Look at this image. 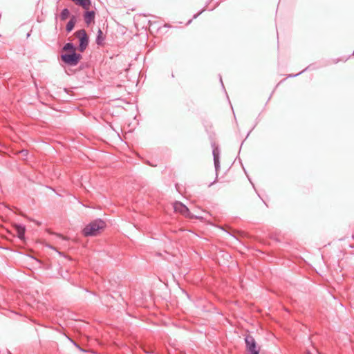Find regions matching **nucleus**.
<instances>
[{
	"label": "nucleus",
	"mask_w": 354,
	"mask_h": 354,
	"mask_svg": "<svg viewBox=\"0 0 354 354\" xmlns=\"http://www.w3.org/2000/svg\"><path fill=\"white\" fill-rule=\"evenodd\" d=\"M63 50H70L71 51V53L73 52H75V48L74 46V45L72 44V43H66L64 47H63Z\"/></svg>",
	"instance_id": "10"
},
{
	"label": "nucleus",
	"mask_w": 354,
	"mask_h": 354,
	"mask_svg": "<svg viewBox=\"0 0 354 354\" xmlns=\"http://www.w3.org/2000/svg\"><path fill=\"white\" fill-rule=\"evenodd\" d=\"M70 15V12L67 8H64L60 13L59 17L62 21H65Z\"/></svg>",
	"instance_id": "9"
},
{
	"label": "nucleus",
	"mask_w": 354,
	"mask_h": 354,
	"mask_svg": "<svg viewBox=\"0 0 354 354\" xmlns=\"http://www.w3.org/2000/svg\"><path fill=\"white\" fill-rule=\"evenodd\" d=\"M174 209L175 212H179L187 218H192L194 217L189 212V209L180 202H175L174 203Z\"/></svg>",
	"instance_id": "5"
},
{
	"label": "nucleus",
	"mask_w": 354,
	"mask_h": 354,
	"mask_svg": "<svg viewBox=\"0 0 354 354\" xmlns=\"http://www.w3.org/2000/svg\"><path fill=\"white\" fill-rule=\"evenodd\" d=\"M95 13L94 11H86L84 15V19L87 26H89L95 19Z\"/></svg>",
	"instance_id": "6"
},
{
	"label": "nucleus",
	"mask_w": 354,
	"mask_h": 354,
	"mask_svg": "<svg viewBox=\"0 0 354 354\" xmlns=\"http://www.w3.org/2000/svg\"><path fill=\"white\" fill-rule=\"evenodd\" d=\"M17 233H18V237L21 239H24V234H25V228L21 226H18L17 227Z\"/></svg>",
	"instance_id": "12"
},
{
	"label": "nucleus",
	"mask_w": 354,
	"mask_h": 354,
	"mask_svg": "<svg viewBox=\"0 0 354 354\" xmlns=\"http://www.w3.org/2000/svg\"><path fill=\"white\" fill-rule=\"evenodd\" d=\"M75 36L80 39L79 50L83 52L88 44V37L85 30L82 29L75 32Z\"/></svg>",
	"instance_id": "4"
},
{
	"label": "nucleus",
	"mask_w": 354,
	"mask_h": 354,
	"mask_svg": "<svg viewBox=\"0 0 354 354\" xmlns=\"http://www.w3.org/2000/svg\"><path fill=\"white\" fill-rule=\"evenodd\" d=\"M75 24V18L74 16L72 17V18L70 19V21L67 23L66 29L67 32H71Z\"/></svg>",
	"instance_id": "8"
},
{
	"label": "nucleus",
	"mask_w": 354,
	"mask_h": 354,
	"mask_svg": "<svg viewBox=\"0 0 354 354\" xmlns=\"http://www.w3.org/2000/svg\"><path fill=\"white\" fill-rule=\"evenodd\" d=\"M245 343L248 354H259L260 347L252 335H248L245 336Z\"/></svg>",
	"instance_id": "2"
},
{
	"label": "nucleus",
	"mask_w": 354,
	"mask_h": 354,
	"mask_svg": "<svg viewBox=\"0 0 354 354\" xmlns=\"http://www.w3.org/2000/svg\"><path fill=\"white\" fill-rule=\"evenodd\" d=\"M213 156H214V162L215 169H216V171H217L220 168L219 151L217 148L214 149Z\"/></svg>",
	"instance_id": "7"
},
{
	"label": "nucleus",
	"mask_w": 354,
	"mask_h": 354,
	"mask_svg": "<svg viewBox=\"0 0 354 354\" xmlns=\"http://www.w3.org/2000/svg\"><path fill=\"white\" fill-rule=\"evenodd\" d=\"M82 58L80 54L73 52L71 54L62 55V59L70 66H76Z\"/></svg>",
	"instance_id": "3"
},
{
	"label": "nucleus",
	"mask_w": 354,
	"mask_h": 354,
	"mask_svg": "<svg viewBox=\"0 0 354 354\" xmlns=\"http://www.w3.org/2000/svg\"><path fill=\"white\" fill-rule=\"evenodd\" d=\"M105 227V223L101 219H97L86 225L82 232L85 236H97Z\"/></svg>",
	"instance_id": "1"
},
{
	"label": "nucleus",
	"mask_w": 354,
	"mask_h": 354,
	"mask_svg": "<svg viewBox=\"0 0 354 354\" xmlns=\"http://www.w3.org/2000/svg\"><path fill=\"white\" fill-rule=\"evenodd\" d=\"M103 40H104V38L102 37V31L101 30V29H99L98 32H97V39H96V43L98 45H100V44H102Z\"/></svg>",
	"instance_id": "11"
}]
</instances>
